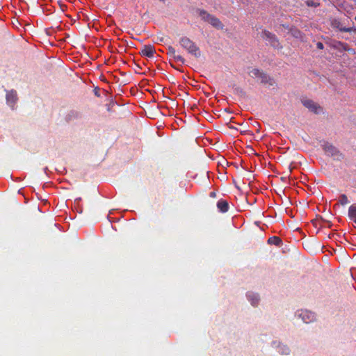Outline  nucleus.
<instances>
[{"instance_id":"20e7f679","label":"nucleus","mask_w":356,"mask_h":356,"mask_svg":"<svg viewBox=\"0 0 356 356\" xmlns=\"http://www.w3.org/2000/svg\"><path fill=\"white\" fill-rule=\"evenodd\" d=\"M249 75L252 77H256L260 79V83L262 84L272 86L275 84V80L273 77L268 75L267 73L260 71L257 68L252 69L249 72Z\"/></svg>"},{"instance_id":"6ab92c4d","label":"nucleus","mask_w":356,"mask_h":356,"mask_svg":"<svg viewBox=\"0 0 356 356\" xmlns=\"http://www.w3.org/2000/svg\"><path fill=\"white\" fill-rule=\"evenodd\" d=\"M233 89L234 94L239 96L240 97L245 98L246 97V92L241 87L237 86L236 85L234 84L233 86Z\"/></svg>"},{"instance_id":"c85d7f7f","label":"nucleus","mask_w":356,"mask_h":356,"mask_svg":"<svg viewBox=\"0 0 356 356\" xmlns=\"http://www.w3.org/2000/svg\"><path fill=\"white\" fill-rule=\"evenodd\" d=\"M171 65H172V67L173 68H175V70H177L181 71V70H179L177 67L175 66V65L171 64Z\"/></svg>"},{"instance_id":"39448f33","label":"nucleus","mask_w":356,"mask_h":356,"mask_svg":"<svg viewBox=\"0 0 356 356\" xmlns=\"http://www.w3.org/2000/svg\"><path fill=\"white\" fill-rule=\"evenodd\" d=\"M295 316L300 318L305 323H311L316 321L317 315L315 312L308 309H298L295 313Z\"/></svg>"},{"instance_id":"f03ea898","label":"nucleus","mask_w":356,"mask_h":356,"mask_svg":"<svg viewBox=\"0 0 356 356\" xmlns=\"http://www.w3.org/2000/svg\"><path fill=\"white\" fill-rule=\"evenodd\" d=\"M179 44L181 47L187 50V51L196 58L201 56L200 48L190 38L183 36L179 39Z\"/></svg>"},{"instance_id":"1a4fd4ad","label":"nucleus","mask_w":356,"mask_h":356,"mask_svg":"<svg viewBox=\"0 0 356 356\" xmlns=\"http://www.w3.org/2000/svg\"><path fill=\"white\" fill-rule=\"evenodd\" d=\"M301 102L304 106L315 114H319L323 111V108L312 99H302Z\"/></svg>"},{"instance_id":"5701e85b","label":"nucleus","mask_w":356,"mask_h":356,"mask_svg":"<svg viewBox=\"0 0 356 356\" xmlns=\"http://www.w3.org/2000/svg\"><path fill=\"white\" fill-rule=\"evenodd\" d=\"M172 58L174 59L175 61H179V62H181V64H184L185 63V61L186 60L180 55H175V56L172 57Z\"/></svg>"},{"instance_id":"ddd939ff","label":"nucleus","mask_w":356,"mask_h":356,"mask_svg":"<svg viewBox=\"0 0 356 356\" xmlns=\"http://www.w3.org/2000/svg\"><path fill=\"white\" fill-rule=\"evenodd\" d=\"M81 113L76 110L70 111L65 116V121L67 122H72L74 120H79L81 118Z\"/></svg>"},{"instance_id":"0eeeda50","label":"nucleus","mask_w":356,"mask_h":356,"mask_svg":"<svg viewBox=\"0 0 356 356\" xmlns=\"http://www.w3.org/2000/svg\"><path fill=\"white\" fill-rule=\"evenodd\" d=\"M261 37L263 39L267 40L270 45L273 48L277 49H282L283 47L280 44L277 37L274 33H272L271 32L267 30H264L261 32Z\"/></svg>"},{"instance_id":"7c9ffc66","label":"nucleus","mask_w":356,"mask_h":356,"mask_svg":"<svg viewBox=\"0 0 356 356\" xmlns=\"http://www.w3.org/2000/svg\"><path fill=\"white\" fill-rule=\"evenodd\" d=\"M334 234H330V235H329V238H331L334 237Z\"/></svg>"},{"instance_id":"dca6fc26","label":"nucleus","mask_w":356,"mask_h":356,"mask_svg":"<svg viewBox=\"0 0 356 356\" xmlns=\"http://www.w3.org/2000/svg\"><path fill=\"white\" fill-rule=\"evenodd\" d=\"M333 47L334 49H337L339 50H343L345 51H349L351 49L349 47L348 44L341 42V41L337 42L336 44Z\"/></svg>"},{"instance_id":"473e14b6","label":"nucleus","mask_w":356,"mask_h":356,"mask_svg":"<svg viewBox=\"0 0 356 356\" xmlns=\"http://www.w3.org/2000/svg\"><path fill=\"white\" fill-rule=\"evenodd\" d=\"M355 20H356V15H355Z\"/></svg>"},{"instance_id":"4be33fe9","label":"nucleus","mask_w":356,"mask_h":356,"mask_svg":"<svg viewBox=\"0 0 356 356\" xmlns=\"http://www.w3.org/2000/svg\"><path fill=\"white\" fill-rule=\"evenodd\" d=\"M167 54L172 58L173 56H175L176 55L175 49L174 47H172V46H169L168 47V53H167Z\"/></svg>"},{"instance_id":"aec40b11","label":"nucleus","mask_w":356,"mask_h":356,"mask_svg":"<svg viewBox=\"0 0 356 356\" xmlns=\"http://www.w3.org/2000/svg\"><path fill=\"white\" fill-rule=\"evenodd\" d=\"M305 3L308 7L313 8H317L320 5L319 3L315 1L314 0H306Z\"/></svg>"},{"instance_id":"f8f14e48","label":"nucleus","mask_w":356,"mask_h":356,"mask_svg":"<svg viewBox=\"0 0 356 356\" xmlns=\"http://www.w3.org/2000/svg\"><path fill=\"white\" fill-rule=\"evenodd\" d=\"M155 49L154 46L151 44L144 45L143 49L141 50L140 54L143 56H145L147 58H152L155 54Z\"/></svg>"},{"instance_id":"4468645a","label":"nucleus","mask_w":356,"mask_h":356,"mask_svg":"<svg viewBox=\"0 0 356 356\" xmlns=\"http://www.w3.org/2000/svg\"><path fill=\"white\" fill-rule=\"evenodd\" d=\"M217 207L218 210L222 213H225L228 211L229 208L227 201L223 199H220V200L218 201Z\"/></svg>"},{"instance_id":"bb28decb","label":"nucleus","mask_w":356,"mask_h":356,"mask_svg":"<svg viewBox=\"0 0 356 356\" xmlns=\"http://www.w3.org/2000/svg\"><path fill=\"white\" fill-rule=\"evenodd\" d=\"M81 201V197H77L75 199V203L76 204H79L80 202Z\"/></svg>"},{"instance_id":"412c9836","label":"nucleus","mask_w":356,"mask_h":356,"mask_svg":"<svg viewBox=\"0 0 356 356\" xmlns=\"http://www.w3.org/2000/svg\"><path fill=\"white\" fill-rule=\"evenodd\" d=\"M339 201L341 205H345L349 202L348 197L345 194L340 195Z\"/></svg>"},{"instance_id":"cd10ccee","label":"nucleus","mask_w":356,"mask_h":356,"mask_svg":"<svg viewBox=\"0 0 356 356\" xmlns=\"http://www.w3.org/2000/svg\"><path fill=\"white\" fill-rule=\"evenodd\" d=\"M216 193L215 192H211L210 193V197H216Z\"/></svg>"},{"instance_id":"2f4dec72","label":"nucleus","mask_w":356,"mask_h":356,"mask_svg":"<svg viewBox=\"0 0 356 356\" xmlns=\"http://www.w3.org/2000/svg\"><path fill=\"white\" fill-rule=\"evenodd\" d=\"M60 7L63 8V7H66L65 5H60Z\"/></svg>"},{"instance_id":"c756f323","label":"nucleus","mask_w":356,"mask_h":356,"mask_svg":"<svg viewBox=\"0 0 356 356\" xmlns=\"http://www.w3.org/2000/svg\"><path fill=\"white\" fill-rule=\"evenodd\" d=\"M47 171H48V168H47V167H45V168H44V173L47 174Z\"/></svg>"},{"instance_id":"423d86ee","label":"nucleus","mask_w":356,"mask_h":356,"mask_svg":"<svg viewBox=\"0 0 356 356\" xmlns=\"http://www.w3.org/2000/svg\"><path fill=\"white\" fill-rule=\"evenodd\" d=\"M6 92V102L8 107L13 111L16 110L17 104L19 100L17 92L15 89L7 90L4 89Z\"/></svg>"},{"instance_id":"a211bd4d","label":"nucleus","mask_w":356,"mask_h":356,"mask_svg":"<svg viewBox=\"0 0 356 356\" xmlns=\"http://www.w3.org/2000/svg\"><path fill=\"white\" fill-rule=\"evenodd\" d=\"M291 35L297 39H302L303 38V33L297 28H292L290 30Z\"/></svg>"},{"instance_id":"b1692460","label":"nucleus","mask_w":356,"mask_h":356,"mask_svg":"<svg viewBox=\"0 0 356 356\" xmlns=\"http://www.w3.org/2000/svg\"><path fill=\"white\" fill-rule=\"evenodd\" d=\"M316 47L318 49H323L324 48V45L321 42H318L316 43Z\"/></svg>"},{"instance_id":"9b49d317","label":"nucleus","mask_w":356,"mask_h":356,"mask_svg":"<svg viewBox=\"0 0 356 356\" xmlns=\"http://www.w3.org/2000/svg\"><path fill=\"white\" fill-rule=\"evenodd\" d=\"M245 296L248 300L250 302L252 306L254 307L258 306L260 301V297L259 293H254L253 291H248Z\"/></svg>"},{"instance_id":"9d476101","label":"nucleus","mask_w":356,"mask_h":356,"mask_svg":"<svg viewBox=\"0 0 356 356\" xmlns=\"http://www.w3.org/2000/svg\"><path fill=\"white\" fill-rule=\"evenodd\" d=\"M330 25L333 29H338L341 32H349L350 33L353 31L356 32L355 28H354V29L353 28H346V27L343 26L341 21L339 20V19H337V18L331 19Z\"/></svg>"},{"instance_id":"2eb2a0df","label":"nucleus","mask_w":356,"mask_h":356,"mask_svg":"<svg viewBox=\"0 0 356 356\" xmlns=\"http://www.w3.org/2000/svg\"><path fill=\"white\" fill-rule=\"evenodd\" d=\"M348 214L349 218L356 224V204L350 206Z\"/></svg>"},{"instance_id":"f3484780","label":"nucleus","mask_w":356,"mask_h":356,"mask_svg":"<svg viewBox=\"0 0 356 356\" xmlns=\"http://www.w3.org/2000/svg\"><path fill=\"white\" fill-rule=\"evenodd\" d=\"M268 243L280 247L282 245V241L280 237L274 236L268 239Z\"/></svg>"},{"instance_id":"6e6552de","label":"nucleus","mask_w":356,"mask_h":356,"mask_svg":"<svg viewBox=\"0 0 356 356\" xmlns=\"http://www.w3.org/2000/svg\"><path fill=\"white\" fill-rule=\"evenodd\" d=\"M271 346L275 348L277 353L281 355H289L291 353V349L289 346L280 341H273L271 342Z\"/></svg>"},{"instance_id":"7ed1b4c3","label":"nucleus","mask_w":356,"mask_h":356,"mask_svg":"<svg viewBox=\"0 0 356 356\" xmlns=\"http://www.w3.org/2000/svg\"><path fill=\"white\" fill-rule=\"evenodd\" d=\"M199 16L202 18V20L207 22L214 28L218 30H222L224 28V24L222 22L215 17L209 14L207 11L204 10H198Z\"/></svg>"},{"instance_id":"393cba45","label":"nucleus","mask_w":356,"mask_h":356,"mask_svg":"<svg viewBox=\"0 0 356 356\" xmlns=\"http://www.w3.org/2000/svg\"><path fill=\"white\" fill-rule=\"evenodd\" d=\"M321 219L325 222H327L328 224V227H331L332 226V223L330 221H327V220H325L324 219L322 218V217H321Z\"/></svg>"},{"instance_id":"a878e982","label":"nucleus","mask_w":356,"mask_h":356,"mask_svg":"<svg viewBox=\"0 0 356 356\" xmlns=\"http://www.w3.org/2000/svg\"><path fill=\"white\" fill-rule=\"evenodd\" d=\"M156 42H164V38L163 37H157L156 38Z\"/></svg>"},{"instance_id":"f257e3e1","label":"nucleus","mask_w":356,"mask_h":356,"mask_svg":"<svg viewBox=\"0 0 356 356\" xmlns=\"http://www.w3.org/2000/svg\"><path fill=\"white\" fill-rule=\"evenodd\" d=\"M321 147L323 149L325 154L333 158L334 160L341 161L344 159V154L340 152V150L332 144L327 141H322Z\"/></svg>"}]
</instances>
